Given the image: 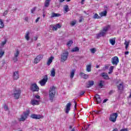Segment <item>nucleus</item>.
Returning a JSON list of instances; mask_svg holds the SVG:
<instances>
[{"mask_svg": "<svg viewBox=\"0 0 131 131\" xmlns=\"http://www.w3.org/2000/svg\"><path fill=\"white\" fill-rule=\"evenodd\" d=\"M109 29H110V26L109 25L103 28L102 30L101 31L99 34L96 35V38L99 39L100 37H102V36H105L106 33L109 30Z\"/></svg>", "mask_w": 131, "mask_h": 131, "instance_id": "obj_1", "label": "nucleus"}, {"mask_svg": "<svg viewBox=\"0 0 131 131\" xmlns=\"http://www.w3.org/2000/svg\"><path fill=\"white\" fill-rule=\"evenodd\" d=\"M55 95H56V87H55V86L50 87V89L49 90V99L51 102H53V101H54Z\"/></svg>", "mask_w": 131, "mask_h": 131, "instance_id": "obj_2", "label": "nucleus"}, {"mask_svg": "<svg viewBox=\"0 0 131 131\" xmlns=\"http://www.w3.org/2000/svg\"><path fill=\"white\" fill-rule=\"evenodd\" d=\"M12 95H13L14 99L18 100L21 96V89L19 88L14 89Z\"/></svg>", "mask_w": 131, "mask_h": 131, "instance_id": "obj_3", "label": "nucleus"}, {"mask_svg": "<svg viewBox=\"0 0 131 131\" xmlns=\"http://www.w3.org/2000/svg\"><path fill=\"white\" fill-rule=\"evenodd\" d=\"M117 84V88L119 91V92H123V90H124V85L123 82H121L120 80H119L116 82Z\"/></svg>", "mask_w": 131, "mask_h": 131, "instance_id": "obj_4", "label": "nucleus"}, {"mask_svg": "<svg viewBox=\"0 0 131 131\" xmlns=\"http://www.w3.org/2000/svg\"><path fill=\"white\" fill-rule=\"evenodd\" d=\"M30 113V111L29 110H27L26 112H24V115H21V118L19 119V121H25L28 117L29 114Z\"/></svg>", "mask_w": 131, "mask_h": 131, "instance_id": "obj_5", "label": "nucleus"}, {"mask_svg": "<svg viewBox=\"0 0 131 131\" xmlns=\"http://www.w3.org/2000/svg\"><path fill=\"white\" fill-rule=\"evenodd\" d=\"M69 55V53L68 51H65L61 54V62H65L66 60L68 58V55Z\"/></svg>", "mask_w": 131, "mask_h": 131, "instance_id": "obj_6", "label": "nucleus"}, {"mask_svg": "<svg viewBox=\"0 0 131 131\" xmlns=\"http://www.w3.org/2000/svg\"><path fill=\"white\" fill-rule=\"evenodd\" d=\"M48 75L44 76L43 78L39 81V83L40 84L41 86H43V85H46L47 82L48 81Z\"/></svg>", "mask_w": 131, "mask_h": 131, "instance_id": "obj_7", "label": "nucleus"}, {"mask_svg": "<svg viewBox=\"0 0 131 131\" xmlns=\"http://www.w3.org/2000/svg\"><path fill=\"white\" fill-rule=\"evenodd\" d=\"M94 100L95 102H96L97 104L102 103V99H101V97L98 94H96L94 96Z\"/></svg>", "mask_w": 131, "mask_h": 131, "instance_id": "obj_8", "label": "nucleus"}, {"mask_svg": "<svg viewBox=\"0 0 131 131\" xmlns=\"http://www.w3.org/2000/svg\"><path fill=\"white\" fill-rule=\"evenodd\" d=\"M31 91L32 92H38L39 91V88L37 86L36 83H33L31 84Z\"/></svg>", "mask_w": 131, "mask_h": 131, "instance_id": "obj_9", "label": "nucleus"}, {"mask_svg": "<svg viewBox=\"0 0 131 131\" xmlns=\"http://www.w3.org/2000/svg\"><path fill=\"white\" fill-rule=\"evenodd\" d=\"M42 59V55L39 54L37 55L36 58L34 60V63L37 64V63H39L40 62V60Z\"/></svg>", "mask_w": 131, "mask_h": 131, "instance_id": "obj_10", "label": "nucleus"}, {"mask_svg": "<svg viewBox=\"0 0 131 131\" xmlns=\"http://www.w3.org/2000/svg\"><path fill=\"white\" fill-rule=\"evenodd\" d=\"M31 117L33 119H40V118H42V117L40 115H36L34 114H32L31 115Z\"/></svg>", "mask_w": 131, "mask_h": 131, "instance_id": "obj_11", "label": "nucleus"}, {"mask_svg": "<svg viewBox=\"0 0 131 131\" xmlns=\"http://www.w3.org/2000/svg\"><path fill=\"white\" fill-rule=\"evenodd\" d=\"M71 108V103L69 102L67 105H66V111L65 112L67 114L69 113V112L70 111V109Z\"/></svg>", "mask_w": 131, "mask_h": 131, "instance_id": "obj_12", "label": "nucleus"}, {"mask_svg": "<svg viewBox=\"0 0 131 131\" xmlns=\"http://www.w3.org/2000/svg\"><path fill=\"white\" fill-rule=\"evenodd\" d=\"M61 27H62V26L60 25V24H56L52 27V30H53V31H57L58 28L60 29Z\"/></svg>", "mask_w": 131, "mask_h": 131, "instance_id": "obj_13", "label": "nucleus"}, {"mask_svg": "<svg viewBox=\"0 0 131 131\" xmlns=\"http://www.w3.org/2000/svg\"><path fill=\"white\" fill-rule=\"evenodd\" d=\"M109 120L112 122H115V113H114L110 115Z\"/></svg>", "mask_w": 131, "mask_h": 131, "instance_id": "obj_14", "label": "nucleus"}, {"mask_svg": "<svg viewBox=\"0 0 131 131\" xmlns=\"http://www.w3.org/2000/svg\"><path fill=\"white\" fill-rule=\"evenodd\" d=\"M13 78L14 80H17L19 78V72H14L13 73Z\"/></svg>", "mask_w": 131, "mask_h": 131, "instance_id": "obj_15", "label": "nucleus"}, {"mask_svg": "<svg viewBox=\"0 0 131 131\" xmlns=\"http://www.w3.org/2000/svg\"><path fill=\"white\" fill-rule=\"evenodd\" d=\"M95 83V82L93 80H90L88 81V83L86 85V88L87 89H90V88H92L93 85H94V84Z\"/></svg>", "mask_w": 131, "mask_h": 131, "instance_id": "obj_16", "label": "nucleus"}, {"mask_svg": "<svg viewBox=\"0 0 131 131\" xmlns=\"http://www.w3.org/2000/svg\"><path fill=\"white\" fill-rule=\"evenodd\" d=\"M54 59H55V57H54V56H50V57L48 59V61H47V63L48 66H50L51 65Z\"/></svg>", "mask_w": 131, "mask_h": 131, "instance_id": "obj_17", "label": "nucleus"}, {"mask_svg": "<svg viewBox=\"0 0 131 131\" xmlns=\"http://www.w3.org/2000/svg\"><path fill=\"white\" fill-rule=\"evenodd\" d=\"M98 85L100 89H102V88L105 85V81L103 80L100 81L98 83Z\"/></svg>", "mask_w": 131, "mask_h": 131, "instance_id": "obj_18", "label": "nucleus"}, {"mask_svg": "<svg viewBox=\"0 0 131 131\" xmlns=\"http://www.w3.org/2000/svg\"><path fill=\"white\" fill-rule=\"evenodd\" d=\"M86 71L87 72H91L92 71V64L89 63L86 66Z\"/></svg>", "mask_w": 131, "mask_h": 131, "instance_id": "obj_19", "label": "nucleus"}, {"mask_svg": "<svg viewBox=\"0 0 131 131\" xmlns=\"http://www.w3.org/2000/svg\"><path fill=\"white\" fill-rule=\"evenodd\" d=\"M51 18H55V17H60L61 16V14L60 13H56L55 12H52L51 14Z\"/></svg>", "mask_w": 131, "mask_h": 131, "instance_id": "obj_20", "label": "nucleus"}, {"mask_svg": "<svg viewBox=\"0 0 131 131\" xmlns=\"http://www.w3.org/2000/svg\"><path fill=\"white\" fill-rule=\"evenodd\" d=\"M29 34H30V32L29 31H27L26 32V35L25 36V38L26 40L28 41L30 39V37L29 36Z\"/></svg>", "mask_w": 131, "mask_h": 131, "instance_id": "obj_21", "label": "nucleus"}, {"mask_svg": "<svg viewBox=\"0 0 131 131\" xmlns=\"http://www.w3.org/2000/svg\"><path fill=\"white\" fill-rule=\"evenodd\" d=\"M56 75V70H55V68H52L51 71V76H52V77H55Z\"/></svg>", "mask_w": 131, "mask_h": 131, "instance_id": "obj_22", "label": "nucleus"}, {"mask_svg": "<svg viewBox=\"0 0 131 131\" xmlns=\"http://www.w3.org/2000/svg\"><path fill=\"white\" fill-rule=\"evenodd\" d=\"M79 75L80 76H82L83 75V78L84 79H88V78H89V75L88 74H85L83 73H80Z\"/></svg>", "mask_w": 131, "mask_h": 131, "instance_id": "obj_23", "label": "nucleus"}, {"mask_svg": "<svg viewBox=\"0 0 131 131\" xmlns=\"http://www.w3.org/2000/svg\"><path fill=\"white\" fill-rule=\"evenodd\" d=\"M51 0H46L45 3V7L48 8L50 6Z\"/></svg>", "mask_w": 131, "mask_h": 131, "instance_id": "obj_24", "label": "nucleus"}, {"mask_svg": "<svg viewBox=\"0 0 131 131\" xmlns=\"http://www.w3.org/2000/svg\"><path fill=\"white\" fill-rule=\"evenodd\" d=\"M102 76L104 79H109V76H108V74H107V73H102Z\"/></svg>", "mask_w": 131, "mask_h": 131, "instance_id": "obj_25", "label": "nucleus"}, {"mask_svg": "<svg viewBox=\"0 0 131 131\" xmlns=\"http://www.w3.org/2000/svg\"><path fill=\"white\" fill-rule=\"evenodd\" d=\"M99 15L101 17H104V16H107V11H104L101 12L99 13Z\"/></svg>", "mask_w": 131, "mask_h": 131, "instance_id": "obj_26", "label": "nucleus"}, {"mask_svg": "<svg viewBox=\"0 0 131 131\" xmlns=\"http://www.w3.org/2000/svg\"><path fill=\"white\" fill-rule=\"evenodd\" d=\"M32 105H38L39 103H38V101L32 99L31 100Z\"/></svg>", "mask_w": 131, "mask_h": 131, "instance_id": "obj_27", "label": "nucleus"}, {"mask_svg": "<svg viewBox=\"0 0 131 131\" xmlns=\"http://www.w3.org/2000/svg\"><path fill=\"white\" fill-rule=\"evenodd\" d=\"M74 73H75V69H73L71 72V78H73L74 77Z\"/></svg>", "mask_w": 131, "mask_h": 131, "instance_id": "obj_28", "label": "nucleus"}, {"mask_svg": "<svg viewBox=\"0 0 131 131\" xmlns=\"http://www.w3.org/2000/svg\"><path fill=\"white\" fill-rule=\"evenodd\" d=\"M93 19H101V16H99L97 13H95L93 16Z\"/></svg>", "mask_w": 131, "mask_h": 131, "instance_id": "obj_29", "label": "nucleus"}, {"mask_svg": "<svg viewBox=\"0 0 131 131\" xmlns=\"http://www.w3.org/2000/svg\"><path fill=\"white\" fill-rule=\"evenodd\" d=\"M5 27V24H4V21L2 19H0V28H4Z\"/></svg>", "mask_w": 131, "mask_h": 131, "instance_id": "obj_30", "label": "nucleus"}, {"mask_svg": "<svg viewBox=\"0 0 131 131\" xmlns=\"http://www.w3.org/2000/svg\"><path fill=\"white\" fill-rule=\"evenodd\" d=\"M124 45L125 46V49L126 50H127V48H128V46L129 45V42H127L126 40H125Z\"/></svg>", "mask_w": 131, "mask_h": 131, "instance_id": "obj_31", "label": "nucleus"}, {"mask_svg": "<svg viewBox=\"0 0 131 131\" xmlns=\"http://www.w3.org/2000/svg\"><path fill=\"white\" fill-rule=\"evenodd\" d=\"M73 43V41L72 40H70L67 42V46L68 47H71V45Z\"/></svg>", "mask_w": 131, "mask_h": 131, "instance_id": "obj_32", "label": "nucleus"}, {"mask_svg": "<svg viewBox=\"0 0 131 131\" xmlns=\"http://www.w3.org/2000/svg\"><path fill=\"white\" fill-rule=\"evenodd\" d=\"M64 11L65 12H69V7H68V5H64Z\"/></svg>", "mask_w": 131, "mask_h": 131, "instance_id": "obj_33", "label": "nucleus"}, {"mask_svg": "<svg viewBox=\"0 0 131 131\" xmlns=\"http://www.w3.org/2000/svg\"><path fill=\"white\" fill-rule=\"evenodd\" d=\"M119 63V59H118V57L115 56V65H117Z\"/></svg>", "mask_w": 131, "mask_h": 131, "instance_id": "obj_34", "label": "nucleus"}, {"mask_svg": "<svg viewBox=\"0 0 131 131\" xmlns=\"http://www.w3.org/2000/svg\"><path fill=\"white\" fill-rule=\"evenodd\" d=\"M113 69H114V67L113 66L111 67L110 69V72H108V74H111V73L113 72Z\"/></svg>", "mask_w": 131, "mask_h": 131, "instance_id": "obj_35", "label": "nucleus"}, {"mask_svg": "<svg viewBox=\"0 0 131 131\" xmlns=\"http://www.w3.org/2000/svg\"><path fill=\"white\" fill-rule=\"evenodd\" d=\"M78 51H79V48L77 47H75L72 50V52H78Z\"/></svg>", "mask_w": 131, "mask_h": 131, "instance_id": "obj_36", "label": "nucleus"}, {"mask_svg": "<svg viewBox=\"0 0 131 131\" xmlns=\"http://www.w3.org/2000/svg\"><path fill=\"white\" fill-rule=\"evenodd\" d=\"M110 42L112 45V46H114V45H115V40H114L113 39H110Z\"/></svg>", "mask_w": 131, "mask_h": 131, "instance_id": "obj_37", "label": "nucleus"}, {"mask_svg": "<svg viewBox=\"0 0 131 131\" xmlns=\"http://www.w3.org/2000/svg\"><path fill=\"white\" fill-rule=\"evenodd\" d=\"M4 55H5V51H2V50L0 49V58H2Z\"/></svg>", "mask_w": 131, "mask_h": 131, "instance_id": "obj_38", "label": "nucleus"}, {"mask_svg": "<svg viewBox=\"0 0 131 131\" xmlns=\"http://www.w3.org/2000/svg\"><path fill=\"white\" fill-rule=\"evenodd\" d=\"M19 50H17L16 52L14 54V57H18V56H19Z\"/></svg>", "mask_w": 131, "mask_h": 131, "instance_id": "obj_39", "label": "nucleus"}, {"mask_svg": "<svg viewBox=\"0 0 131 131\" xmlns=\"http://www.w3.org/2000/svg\"><path fill=\"white\" fill-rule=\"evenodd\" d=\"M110 67V64H106L105 65L104 67L103 68L104 70H106V69H108Z\"/></svg>", "mask_w": 131, "mask_h": 131, "instance_id": "obj_40", "label": "nucleus"}, {"mask_svg": "<svg viewBox=\"0 0 131 131\" xmlns=\"http://www.w3.org/2000/svg\"><path fill=\"white\" fill-rule=\"evenodd\" d=\"M112 64H113V65H115V56H114L112 58Z\"/></svg>", "mask_w": 131, "mask_h": 131, "instance_id": "obj_41", "label": "nucleus"}, {"mask_svg": "<svg viewBox=\"0 0 131 131\" xmlns=\"http://www.w3.org/2000/svg\"><path fill=\"white\" fill-rule=\"evenodd\" d=\"M4 110L5 111H8L9 110V106L5 104L4 105Z\"/></svg>", "mask_w": 131, "mask_h": 131, "instance_id": "obj_42", "label": "nucleus"}, {"mask_svg": "<svg viewBox=\"0 0 131 131\" xmlns=\"http://www.w3.org/2000/svg\"><path fill=\"white\" fill-rule=\"evenodd\" d=\"M91 52L92 54H95L96 53V48H92L91 49Z\"/></svg>", "mask_w": 131, "mask_h": 131, "instance_id": "obj_43", "label": "nucleus"}, {"mask_svg": "<svg viewBox=\"0 0 131 131\" xmlns=\"http://www.w3.org/2000/svg\"><path fill=\"white\" fill-rule=\"evenodd\" d=\"M75 24H76V21H72L71 22V26H74V25H75Z\"/></svg>", "mask_w": 131, "mask_h": 131, "instance_id": "obj_44", "label": "nucleus"}, {"mask_svg": "<svg viewBox=\"0 0 131 131\" xmlns=\"http://www.w3.org/2000/svg\"><path fill=\"white\" fill-rule=\"evenodd\" d=\"M36 10V7H34L33 9H32L31 10V12L32 14H33V13H34V12H35Z\"/></svg>", "mask_w": 131, "mask_h": 131, "instance_id": "obj_45", "label": "nucleus"}, {"mask_svg": "<svg viewBox=\"0 0 131 131\" xmlns=\"http://www.w3.org/2000/svg\"><path fill=\"white\" fill-rule=\"evenodd\" d=\"M9 12V10H6L3 13V16H6V15H8V13Z\"/></svg>", "mask_w": 131, "mask_h": 131, "instance_id": "obj_46", "label": "nucleus"}, {"mask_svg": "<svg viewBox=\"0 0 131 131\" xmlns=\"http://www.w3.org/2000/svg\"><path fill=\"white\" fill-rule=\"evenodd\" d=\"M83 20V18L82 17V16H81L80 17V19L79 20V23H81V22Z\"/></svg>", "mask_w": 131, "mask_h": 131, "instance_id": "obj_47", "label": "nucleus"}, {"mask_svg": "<svg viewBox=\"0 0 131 131\" xmlns=\"http://www.w3.org/2000/svg\"><path fill=\"white\" fill-rule=\"evenodd\" d=\"M7 43V40H4V41H2L1 43L2 46H5V44Z\"/></svg>", "mask_w": 131, "mask_h": 131, "instance_id": "obj_48", "label": "nucleus"}, {"mask_svg": "<svg viewBox=\"0 0 131 131\" xmlns=\"http://www.w3.org/2000/svg\"><path fill=\"white\" fill-rule=\"evenodd\" d=\"M17 57H16L14 56V57L13 58V61H14V62H17V61H18V58H17Z\"/></svg>", "mask_w": 131, "mask_h": 131, "instance_id": "obj_49", "label": "nucleus"}, {"mask_svg": "<svg viewBox=\"0 0 131 131\" xmlns=\"http://www.w3.org/2000/svg\"><path fill=\"white\" fill-rule=\"evenodd\" d=\"M85 93V91H81V92H80V96H82V95H84Z\"/></svg>", "mask_w": 131, "mask_h": 131, "instance_id": "obj_50", "label": "nucleus"}, {"mask_svg": "<svg viewBox=\"0 0 131 131\" xmlns=\"http://www.w3.org/2000/svg\"><path fill=\"white\" fill-rule=\"evenodd\" d=\"M74 103L75 104V109H76V107L77 106V103L75 101H74Z\"/></svg>", "mask_w": 131, "mask_h": 131, "instance_id": "obj_51", "label": "nucleus"}, {"mask_svg": "<svg viewBox=\"0 0 131 131\" xmlns=\"http://www.w3.org/2000/svg\"><path fill=\"white\" fill-rule=\"evenodd\" d=\"M35 98H36V99H38L39 100L40 99V96H39V95H36L35 96Z\"/></svg>", "mask_w": 131, "mask_h": 131, "instance_id": "obj_52", "label": "nucleus"}, {"mask_svg": "<svg viewBox=\"0 0 131 131\" xmlns=\"http://www.w3.org/2000/svg\"><path fill=\"white\" fill-rule=\"evenodd\" d=\"M113 93H114V91L111 90L109 92V95H112V94H113Z\"/></svg>", "mask_w": 131, "mask_h": 131, "instance_id": "obj_53", "label": "nucleus"}, {"mask_svg": "<svg viewBox=\"0 0 131 131\" xmlns=\"http://www.w3.org/2000/svg\"><path fill=\"white\" fill-rule=\"evenodd\" d=\"M39 19H40V17H38L36 18V19L35 20L36 23H37V22H38V21H39Z\"/></svg>", "mask_w": 131, "mask_h": 131, "instance_id": "obj_54", "label": "nucleus"}, {"mask_svg": "<svg viewBox=\"0 0 131 131\" xmlns=\"http://www.w3.org/2000/svg\"><path fill=\"white\" fill-rule=\"evenodd\" d=\"M118 116V114L117 113H115V120L116 121V118H117V117Z\"/></svg>", "mask_w": 131, "mask_h": 131, "instance_id": "obj_55", "label": "nucleus"}, {"mask_svg": "<svg viewBox=\"0 0 131 131\" xmlns=\"http://www.w3.org/2000/svg\"><path fill=\"white\" fill-rule=\"evenodd\" d=\"M85 1V0H81V5H84V3Z\"/></svg>", "mask_w": 131, "mask_h": 131, "instance_id": "obj_56", "label": "nucleus"}, {"mask_svg": "<svg viewBox=\"0 0 131 131\" xmlns=\"http://www.w3.org/2000/svg\"><path fill=\"white\" fill-rule=\"evenodd\" d=\"M120 131H128V130H127V128H125V129H122L120 130Z\"/></svg>", "mask_w": 131, "mask_h": 131, "instance_id": "obj_57", "label": "nucleus"}, {"mask_svg": "<svg viewBox=\"0 0 131 131\" xmlns=\"http://www.w3.org/2000/svg\"><path fill=\"white\" fill-rule=\"evenodd\" d=\"M25 21H26L27 22H28V17H26L25 18Z\"/></svg>", "mask_w": 131, "mask_h": 131, "instance_id": "obj_58", "label": "nucleus"}, {"mask_svg": "<svg viewBox=\"0 0 131 131\" xmlns=\"http://www.w3.org/2000/svg\"><path fill=\"white\" fill-rule=\"evenodd\" d=\"M107 101H108V99H105L103 101V103H106V102H107Z\"/></svg>", "mask_w": 131, "mask_h": 131, "instance_id": "obj_59", "label": "nucleus"}, {"mask_svg": "<svg viewBox=\"0 0 131 131\" xmlns=\"http://www.w3.org/2000/svg\"><path fill=\"white\" fill-rule=\"evenodd\" d=\"M34 40L36 41V40H37L38 37L36 36H35V37H34Z\"/></svg>", "mask_w": 131, "mask_h": 131, "instance_id": "obj_60", "label": "nucleus"}, {"mask_svg": "<svg viewBox=\"0 0 131 131\" xmlns=\"http://www.w3.org/2000/svg\"><path fill=\"white\" fill-rule=\"evenodd\" d=\"M128 54H129L128 51H126V52H125V55H128Z\"/></svg>", "mask_w": 131, "mask_h": 131, "instance_id": "obj_61", "label": "nucleus"}, {"mask_svg": "<svg viewBox=\"0 0 131 131\" xmlns=\"http://www.w3.org/2000/svg\"><path fill=\"white\" fill-rule=\"evenodd\" d=\"M65 0H59V3H63V2H64Z\"/></svg>", "mask_w": 131, "mask_h": 131, "instance_id": "obj_62", "label": "nucleus"}, {"mask_svg": "<svg viewBox=\"0 0 131 131\" xmlns=\"http://www.w3.org/2000/svg\"><path fill=\"white\" fill-rule=\"evenodd\" d=\"M99 67H100L99 66H96V68H99Z\"/></svg>", "mask_w": 131, "mask_h": 131, "instance_id": "obj_63", "label": "nucleus"}, {"mask_svg": "<svg viewBox=\"0 0 131 131\" xmlns=\"http://www.w3.org/2000/svg\"><path fill=\"white\" fill-rule=\"evenodd\" d=\"M70 129L72 128V126L70 125Z\"/></svg>", "mask_w": 131, "mask_h": 131, "instance_id": "obj_64", "label": "nucleus"}]
</instances>
